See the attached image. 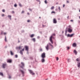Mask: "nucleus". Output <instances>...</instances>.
Here are the masks:
<instances>
[{"mask_svg": "<svg viewBox=\"0 0 80 80\" xmlns=\"http://www.w3.org/2000/svg\"><path fill=\"white\" fill-rule=\"evenodd\" d=\"M27 54H28V51H27Z\"/></svg>", "mask_w": 80, "mask_h": 80, "instance_id": "obj_56", "label": "nucleus"}, {"mask_svg": "<svg viewBox=\"0 0 80 80\" xmlns=\"http://www.w3.org/2000/svg\"><path fill=\"white\" fill-rule=\"evenodd\" d=\"M72 46L74 47H76V46H77V45L76 44V43H73L72 44Z\"/></svg>", "mask_w": 80, "mask_h": 80, "instance_id": "obj_17", "label": "nucleus"}, {"mask_svg": "<svg viewBox=\"0 0 80 80\" xmlns=\"http://www.w3.org/2000/svg\"><path fill=\"white\" fill-rule=\"evenodd\" d=\"M63 7L64 8L65 7V5H63Z\"/></svg>", "mask_w": 80, "mask_h": 80, "instance_id": "obj_52", "label": "nucleus"}, {"mask_svg": "<svg viewBox=\"0 0 80 80\" xmlns=\"http://www.w3.org/2000/svg\"><path fill=\"white\" fill-rule=\"evenodd\" d=\"M25 13V11H22L21 12V13Z\"/></svg>", "mask_w": 80, "mask_h": 80, "instance_id": "obj_34", "label": "nucleus"}, {"mask_svg": "<svg viewBox=\"0 0 80 80\" xmlns=\"http://www.w3.org/2000/svg\"><path fill=\"white\" fill-rule=\"evenodd\" d=\"M4 35H6V32H4Z\"/></svg>", "mask_w": 80, "mask_h": 80, "instance_id": "obj_57", "label": "nucleus"}, {"mask_svg": "<svg viewBox=\"0 0 80 80\" xmlns=\"http://www.w3.org/2000/svg\"><path fill=\"white\" fill-rule=\"evenodd\" d=\"M37 38L38 39L40 38V37L39 36H38Z\"/></svg>", "mask_w": 80, "mask_h": 80, "instance_id": "obj_46", "label": "nucleus"}, {"mask_svg": "<svg viewBox=\"0 0 80 80\" xmlns=\"http://www.w3.org/2000/svg\"><path fill=\"white\" fill-rule=\"evenodd\" d=\"M20 72H21L23 76V75L24 74V72H23V71L22 70H20Z\"/></svg>", "mask_w": 80, "mask_h": 80, "instance_id": "obj_13", "label": "nucleus"}, {"mask_svg": "<svg viewBox=\"0 0 80 80\" xmlns=\"http://www.w3.org/2000/svg\"><path fill=\"white\" fill-rule=\"evenodd\" d=\"M78 67H79L80 68V63L79 62L78 64Z\"/></svg>", "mask_w": 80, "mask_h": 80, "instance_id": "obj_21", "label": "nucleus"}, {"mask_svg": "<svg viewBox=\"0 0 80 80\" xmlns=\"http://www.w3.org/2000/svg\"><path fill=\"white\" fill-rule=\"evenodd\" d=\"M28 71H29L30 73H31L32 75H35V73H34L33 72V71H32V70H29Z\"/></svg>", "mask_w": 80, "mask_h": 80, "instance_id": "obj_4", "label": "nucleus"}, {"mask_svg": "<svg viewBox=\"0 0 80 80\" xmlns=\"http://www.w3.org/2000/svg\"><path fill=\"white\" fill-rule=\"evenodd\" d=\"M67 3H69V2H68V1H67Z\"/></svg>", "mask_w": 80, "mask_h": 80, "instance_id": "obj_58", "label": "nucleus"}, {"mask_svg": "<svg viewBox=\"0 0 80 80\" xmlns=\"http://www.w3.org/2000/svg\"><path fill=\"white\" fill-rule=\"evenodd\" d=\"M55 34H53L50 38L49 40L50 42H51V43H52V44H53V41L52 40V38L53 37V36H55Z\"/></svg>", "mask_w": 80, "mask_h": 80, "instance_id": "obj_1", "label": "nucleus"}, {"mask_svg": "<svg viewBox=\"0 0 80 80\" xmlns=\"http://www.w3.org/2000/svg\"><path fill=\"white\" fill-rule=\"evenodd\" d=\"M56 4V5H58V2H57Z\"/></svg>", "mask_w": 80, "mask_h": 80, "instance_id": "obj_55", "label": "nucleus"}, {"mask_svg": "<svg viewBox=\"0 0 80 80\" xmlns=\"http://www.w3.org/2000/svg\"><path fill=\"white\" fill-rule=\"evenodd\" d=\"M10 20H12V18H10Z\"/></svg>", "mask_w": 80, "mask_h": 80, "instance_id": "obj_62", "label": "nucleus"}, {"mask_svg": "<svg viewBox=\"0 0 80 80\" xmlns=\"http://www.w3.org/2000/svg\"><path fill=\"white\" fill-rule=\"evenodd\" d=\"M1 35H2V34H3V32H2L1 33Z\"/></svg>", "mask_w": 80, "mask_h": 80, "instance_id": "obj_47", "label": "nucleus"}, {"mask_svg": "<svg viewBox=\"0 0 80 80\" xmlns=\"http://www.w3.org/2000/svg\"><path fill=\"white\" fill-rule=\"evenodd\" d=\"M49 46H51L52 47H53V45H52L51 44V43H49Z\"/></svg>", "mask_w": 80, "mask_h": 80, "instance_id": "obj_25", "label": "nucleus"}, {"mask_svg": "<svg viewBox=\"0 0 80 80\" xmlns=\"http://www.w3.org/2000/svg\"><path fill=\"white\" fill-rule=\"evenodd\" d=\"M55 7L54 6H52L51 8V10H53V9H54Z\"/></svg>", "mask_w": 80, "mask_h": 80, "instance_id": "obj_23", "label": "nucleus"}, {"mask_svg": "<svg viewBox=\"0 0 80 80\" xmlns=\"http://www.w3.org/2000/svg\"><path fill=\"white\" fill-rule=\"evenodd\" d=\"M45 58H42L41 60V62L42 63H44L45 62Z\"/></svg>", "mask_w": 80, "mask_h": 80, "instance_id": "obj_12", "label": "nucleus"}, {"mask_svg": "<svg viewBox=\"0 0 80 80\" xmlns=\"http://www.w3.org/2000/svg\"><path fill=\"white\" fill-rule=\"evenodd\" d=\"M0 75L2 77H3V74L2 72H0Z\"/></svg>", "mask_w": 80, "mask_h": 80, "instance_id": "obj_19", "label": "nucleus"}, {"mask_svg": "<svg viewBox=\"0 0 80 80\" xmlns=\"http://www.w3.org/2000/svg\"><path fill=\"white\" fill-rule=\"evenodd\" d=\"M7 62L8 63H11L12 62V60L10 59H8L7 60Z\"/></svg>", "mask_w": 80, "mask_h": 80, "instance_id": "obj_15", "label": "nucleus"}, {"mask_svg": "<svg viewBox=\"0 0 80 80\" xmlns=\"http://www.w3.org/2000/svg\"><path fill=\"white\" fill-rule=\"evenodd\" d=\"M24 30H23L22 31V32H24Z\"/></svg>", "mask_w": 80, "mask_h": 80, "instance_id": "obj_60", "label": "nucleus"}, {"mask_svg": "<svg viewBox=\"0 0 80 80\" xmlns=\"http://www.w3.org/2000/svg\"><path fill=\"white\" fill-rule=\"evenodd\" d=\"M14 7H17V4H14Z\"/></svg>", "mask_w": 80, "mask_h": 80, "instance_id": "obj_31", "label": "nucleus"}, {"mask_svg": "<svg viewBox=\"0 0 80 80\" xmlns=\"http://www.w3.org/2000/svg\"><path fill=\"white\" fill-rule=\"evenodd\" d=\"M12 13H15V12H14V11H12Z\"/></svg>", "mask_w": 80, "mask_h": 80, "instance_id": "obj_50", "label": "nucleus"}, {"mask_svg": "<svg viewBox=\"0 0 80 80\" xmlns=\"http://www.w3.org/2000/svg\"><path fill=\"white\" fill-rule=\"evenodd\" d=\"M74 53L76 55H77V52L76 51V50H75L73 51Z\"/></svg>", "mask_w": 80, "mask_h": 80, "instance_id": "obj_16", "label": "nucleus"}, {"mask_svg": "<svg viewBox=\"0 0 80 80\" xmlns=\"http://www.w3.org/2000/svg\"><path fill=\"white\" fill-rule=\"evenodd\" d=\"M40 51H42V49H40Z\"/></svg>", "mask_w": 80, "mask_h": 80, "instance_id": "obj_59", "label": "nucleus"}, {"mask_svg": "<svg viewBox=\"0 0 80 80\" xmlns=\"http://www.w3.org/2000/svg\"><path fill=\"white\" fill-rule=\"evenodd\" d=\"M53 13H55V12H54V11H52V12H51V14H52Z\"/></svg>", "mask_w": 80, "mask_h": 80, "instance_id": "obj_29", "label": "nucleus"}, {"mask_svg": "<svg viewBox=\"0 0 80 80\" xmlns=\"http://www.w3.org/2000/svg\"><path fill=\"white\" fill-rule=\"evenodd\" d=\"M7 63H4L2 64V68H5L6 67H7Z\"/></svg>", "mask_w": 80, "mask_h": 80, "instance_id": "obj_7", "label": "nucleus"}, {"mask_svg": "<svg viewBox=\"0 0 80 80\" xmlns=\"http://www.w3.org/2000/svg\"><path fill=\"white\" fill-rule=\"evenodd\" d=\"M58 9L60 11L61 10V9H60V7H58Z\"/></svg>", "mask_w": 80, "mask_h": 80, "instance_id": "obj_36", "label": "nucleus"}, {"mask_svg": "<svg viewBox=\"0 0 80 80\" xmlns=\"http://www.w3.org/2000/svg\"><path fill=\"white\" fill-rule=\"evenodd\" d=\"M67 48V50H69V49H70V48L68 47H66Z\"/></svg>", "mask_w": 80, "mask_h": 80, "instance_id": "obj_26", "label": "nucleus"}, {"mask_svg": "<svg viewBox=\"0 0 80 80\" xmlns=\"http://www.w3.org/2000/svg\"><path fill=\"white\" fill-rule=\"evenodd\" d=\"M20 53L21 55H23V52H22V50L20 51Z\"/></svg>", "mask_w": 80, "mask_h": 80, "instance_id": "obj_22", "label": "nucleus"}, {"mask_svg": "<svg viewBox=\"0 0 80 80\" xmlns=\"http://www.w3.org/2000/svg\"><path fill=\"white\" fill-rule=\"evenodd\" d=\"M5 42H7V37L6 36H5Z\"/></svg>", "mask_w": 80, "mask_h": 80, "instance_id": "obj_24", "label": "nucleus"}, {"mask_svg": "<svg viewBox=\"0 0 80 80\" xmlns=\"http://www.w3.org/2000/svg\"><path fill=\"white\" fill-rule=\"evenodd\" d=\"M76 61L77 62H78V61H79V59L78 58L76 59Z\"/></svg>", "mask_w": 80, "mask_h": 80, "instance_id": "obj_32", "label": "nucleus"}, {"mask_svg": "<svg viewBox=\"0 0 80 80\" xmlns=\"http://www.w3.org/2000/svg\"><path fill=\"white\" fill-rule=\"evenodd\" d=\"M79 18L80 19V16L79 17Z\"/></svg>", "mask_w": 80, "mask_h": 80, "instance_id": "obj_63", "label": "nucleus"}, {"mask_svg": "<svg viewBox=\"0 0 80 80\" xmlns=\"http://www.w3.org/2000/svg\"><path fill=\"white\" fill-rule=\"evenodd\" d=\"M25 48V50L27 51V52H28V46H24Z\"/></svg>", "mask_w": 80, "mask_h": 80, "instance_id": "obj_8", "label": "nucleus"}, {"mask_svg": "<svg viewBox=\"0 0 80 80\" xmlns=\"http://www.w3.org/2000/svg\"><path fill=\"white\" fill-rule=\"evenodd\" d=\"M57 58L56 60H57V61H58V57H57V58Z\"/></svg>", "mask_w": 80, "mask_h": 80, "instance_id": "obj_40", "label": "nucleus"}, {"mask_svg": "<svg viewBox=\"0 0 80 80\" xmlns=\"http://www.w3.org/2000/svg\"><path fill=\"white\" fill-rule=\"evenodd\" d=\"M41 57L42 58H45V53L43 52L42 54Z\"/></svg>", "mask_w": 80, "mask_h": 80, "instance_id": "obj_3", "label": "nucleus"}, {"mask_svg": "<svg viewBox=\"0 0 80 80\" xmlns=\"http://www.w3.org/2000/svg\"><path fill=\"white\" fill-rule=\"evenodd\" d=\"M37 2H39L40 3V0H36Z\"/></svg>", "mask_w": 80, "mask_h": 80, "instance_id": "obj_43", "label": "nucleus"}, {"mask_svg": "<svg viewBox=\"0 0 80 80\" xmlns=\"http://www.w3.org/2000/svg\"><path fill=\"white\" fill-rule=\"evenodd\" d=\"M65 34H67V30H66L65 31Z\"/></svg>", "mask_w": 80, "mask_h": 80, "instance_id": "obj_37", "label": "nucleus"}, {"mask_svg": "<svg viewBox=\"0 0 80 80\" xmlns=\"http://www.w3.org/2000/svg\"><path fill=\"white\" fill-rule=\"evenodd\" d=\"M4 14H2V17H3V16H4Z\"/></svg>", "mask_w": 80, "mask_h": 80, "instance_id": "obj_49", "label": "nucleus"}, {"mask_svg": "<svg viewBox=\"0 0 80 80\" xmlns=\"http://www.w3.org/2000/svg\"><path fill=\"white\" fill-rule=\"evenodd\" d=\"M22 51H24V48H23V49H22Z\"/></svg>", "mask_w": 80, "mask_h": 80, "instance_id": "obj_53", "label": "nucleus"}, {"mask_svg": "<svg viewBox=\"0 0 80 80\" xmlns=\"http://www.w3.org/2000/svg\"><path fill=\"white\" fill-rule=\"evenodd\" d=\"M79 12H80V9L79 10Z\"/></svg>", "mask_w": 80, "mask_h": 80, "instance_id": "obj_64", "label": "nucleus"}, {"mask_svg": "<svg viewBox=\"0 0 80 80\" xmlns=\"http://www.w3.org/2000/svg\"><path fill=\"white\" fill-rule=\"evenodd\" d=\"M22 47H23L20 46L19 47H16V48L17 50L18 49H19V50H20V49H22Z\"/></svg>", "mask_w": 80, "mask_h": 80, "instance_id": "obj_9", "label": "nucleus"}, {"mask_svg": "<svg viewBox=\"0 0 80 80\" xmlns=\"http://www.w3.org/2000/svg\"><path fill=\"white\" fill-rule=\"evenodd\" d=\"M28 15H30V13H29L28 12L27 13Z\"/></svg>", "mask_w": 80, "mask_h": 80, "instance_id": "obj_54", "label": "nucleus"}, {"mask_svg": "<svg viewBox=\"0 0 80 80\" xmlns=\"http://www.w3.org/2000/svg\"><path fill=\"white\" fill-rule=\"evenodd\" d=\"M34 42H35V41H36V40L35 39V38H33L31 39Z\"/></svg>", "mask_w": 80, "mask_h": 80, "instance_id": "obj_18", "label": "nucleus"}, {"mask_svg": "<svg viewBox=\"0 0 80 80\" xmlns=\"http://www.w3.org/2000/svg\"><path fill=\"white\" fill-rule=\"evenodd\" d=\"M18 43H20V41L19 40L18 41Z\"/></svg>", "mask_w": 80, "mask_h": 80, "instance_id": "obj_61", "label": "nucleus"}, {"mask_svg": "<svg viewBox=\"0 0 80 80\" xmlns=\"http://www.w3.org/2000/svg\"><path fill=\"white\" fill-rule=\"evenodd\" d=\"M10 53L11 55H12V56L14 55V53H13L12 51H10Z\"/></svg>", "mask_w": 80, "mask_h": 80, "instance_id": "obj_14", "label": "nucleus"}, {"mask_svg": "<svg viewBox=\"0 0 80 80\" xmlns=\"http://www.w3.org/2000/svg\"><path fill=\"white\" fill-rule=\"evenodd\" d=\"M34 36H35V34H32L30 36V37L32 38V37H33Z\"/></svg>", "mask_w": 80, "mask_h": 80, "instance_id": "obj_20", "label": "nucleus"}, {"mask_svg": "<svg viewBox=\"0 0 80 80\" xmlns=\"http://www.w3.org/2000/svg\"><path fill=\"white\" fill-rule=\"evenodd\" d=\"M70 21L71 22H73V20H71Z\"/></svg>", "mask_w": 80, "mask_h": 80, "instance_id": "obj_45", "label": "nucleus"}, {"mask_svg": "<svg viewBox=\"0 0 80 80\" xmlns=\"http://www.w3.org/2000/svg\"><path fill=\"white\" fill-rule=\"evenodd\" d=\"M29 10H30V11H31V12H32V9H29Z\"/></svg>", "mask_w": 80, "mask_h": 80, "instance_id": "obj_39", "label": "nucleus"}, {"mask_svg": "<svg viewBox=\"0 0 80 80\" xmlns=\"http://www.w3.org/2000/svg\"><path fill=\"white\" fill-rule=\"evenodd\" d=\"M49 46H50V44H49V43L47 44V46L45 47V48L47 51H48V50L50 49Z\"/></svg>", "mask_w": 80, "mask_h": 80, "instance_id": "obj_2", "label": "nucleus"}, {"mask_svg": "<svg viewBox=\"0 0 80 80\" xmlns=\"http://www.w3.org/2000/svg\"><path fill=\"white\" fill-rule=\"evenodd\" d=\"M2 12H5V10L4 9H3V10H2Z\"/></svg>", "mask_w": 80, "mask_h": 80, "instance_id": "obj_41", "label": "nucleus"}, {"mask_svg": "<svg viewBox=\"0 0 80 80\" xmlns=\"http://www.w3.org/2000/svg\"><path fill=\"white\" fill-rule=\"evenodd\" d=\"M8 18H11V17H12V16H11V15H8Z\"/></svg>", "mask_w": 80, "mask_h": 80, "instance_id": "obj_27", "label": "nucleus"}, {"mask_svg": "<svg viewBox=\"0 0 80 80\" xmlns=\"http://www.w3.org/2000/svg\"><path fill=\"white\" fill-rule=\"evenodd\" d=\"M69 28L72 29V27H71V26L70 25H69Z\"/></svg>", "mask_w": 80, "mask_h": 80, "instance_id": "obj_30", "label": "nucleus"}, {"mask_svg": "<svg viewBox=\"0 0 80 80\" xmlns=\"http://www.w3.org/2000/svg\"><path fill=\"white\" fill-rule=\"evenodd\" d=\"M54 44L55 45V46H57V44H56V42H55Z\"/></svg>", "mask_w": 80, "mask_h": 80, "instance_id": "obj_48", "label": "nucleus"}, {"mask_svg": "<svg viewBox=\"0 0 80 80\" xmlns=\"http://www.w3.org/2000/svg\"><path fill=\"white\" fill-rule=\"evenodd\" d=\"M27 60V58H24L23 60Z\"/></svg>", "mask_w": 80, "mask_h": 80, "instance_id": "obj_38", "label": "nucleus"}, {"mask_svg": "<svg viewBox=\"0 0 80 80\" xmlns=\"http://www.w3.org/2000/svg\"><path fill=\"white\" fill-rule=\"evenodd\" d=\"M19 6H20V7H22V5L21 4H19Z\"/></svg>", "mask_w": 80, "mask_h": 80, "instance_id": "obj_44", "label": "nucleus"}, {"mask_svg": "<svg viewBox=\"0 0 80 80\" xmlns=\"http://www.w3.org/2000/svg\"><path fill=\"white\" fill-rule=\"evenodd\" d=\"M8 78H9V79H10V78H12V77H11V76H10V75H9V76Z\"/></svg>", "mask_w": 80, "mask_h": 80, "instance_id": "obj_35", "label": "nucleus"}, {"mask_svg": "<svg viewBox=\"0 0 80 80\" xmlns=\"http://www.w3.org/2000/svg\"><path fill=\"white\" fill-rule=\"evenodd\" d=\"M27 22H30V20H28L27 21Z\"/></svg>", "mask_w": 80, "mask_h": 80, "instance_id": "obj_51", "label": "nucleus"}, {"mask_svg": "<svg viewBox=\"0 0 80 80\" xmlns=\"http://www.w3.org/2000/svg\"><path fill=\"white\" fill-rule=\"evenodd\" d=\"M45 3H47V0L45 1Z\"/></svg>", "mask_w": 80, "mask_h": 80, "instance_id": "obj_42", "label": "nucleus"}, {"mask_svg": "<svg viewBox=\"0 0 80 80\" xmlns=\"http://www.w3.org/2000/svg\"><path fill=\"white\" fill-rule=\"evenodd\" d=\"M73 35H74V34H72L71 35H70L69 34H68V35H67L68 37H72L73 36Z\"/></svg>", "mask_w": 80, "mask_h": 80, "instance_id": "obj_5", "label": "nucleus"}, {"mask_svg": "<svg viewBox=\"0 0 80 80\" xmlns=\"http://www.w3.org/2000/svg\"><path fill=\"white\" fill-rule=\"evenodd\" d=\"M15 58H18V55L17 54L15 55Z\"/></svg>", "mask_w": 80, "mask_h": 80, "instance_id": "obj_33", "label": "nucleus"}, {"mask_svg": "<svg viewBox=\"0 0 80 80\" xmlns=\"http://www.w3.org/2000/svg\"><path fill=\"white\" fill-rule=\"evenodd\" d=\"M68 62H70V59H68Z\"/></svg>", "mask_w": 80, "mask_h": 80, "instance_id": "obj_28", "label": "nucleus"}, {"mask_svg": "<svg viewBox=\"0 0 80 80\" xmlns=\"http://www.w3.org/2000/svg\"><path fill=\"white\" fill-rule=\"evenodd\" d=\"M21 65H22V66H20V67H21V68H23V67H25V64H24V63H23V62H21Z\"/></svg>", "mask_w": 80, "mask_h": 80, "instance_id": "obj_6", "label": "nucleus"}, {"mask_svg": "<svg viewBox=\"0 0 80 80\" xmlns=\"http://www.w3.org/2000/svg\"><path fill=\"white\" fill-rule=\"evenodd\" d=\"M53 23H57V20H56V19L54 18L53 19Z\"/></svg>", "mask_w": 80, "mask_h": 80, "instance_id": "obj_11", "label": "nucleus"}, {"mask_svg": "<svg viewBox=\"0 0 80 80\" xmlns=\"http://www.w3.org/2000/svg\"><path fill=\"white\" fill-rule=\"evenodd\" d=\"M68 32H69V33H71L72 32V29H70V28H68Z\"/></svg>", "mask_w": 80, "mask_h": 80, "instance_id": "obj_10", "label": "nucleus"}]
</instances>
